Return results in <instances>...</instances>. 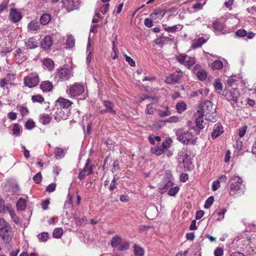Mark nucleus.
Masks as SVG:
<instances>
[{"label": "nucleus", "mask_w": 256, "mask_h": 256, "mask_svg": "<svg viewBox=\"0 0 256 256\" xmlns=\"http://www.w3.org/2000/svg\"><path fill=\"white\" fill-rule=\"evenodd\" d=\"M66 44L69 48H72L74 46V39L72 36H68Z\"/></svg>", "instance_id": "nucleus-41"}, {"label": "nucleus", "mask_w": 256, "mask_h": 256, "mask_svg": "<svg viewBox=\"0 0 256 256\" xmlns=\"http://www.w3.org/2000/svg\"><path fill=\"white\" fill-rule=\"evenodd\" d=\"M134 254L136 256H143L144 251L143 248L138 245L135 244L134 246Z\"/></svg>", "instance_id": "nucleus-27"}, {"label": "nucleus", "mask_w": 256, "mask_h": 256, "mask_svg": "<svg viewBox=\"0 0 256 256\" xmlns=\"http://www.w3.org/2000/svg\"><path fill=\"white\" fill-rule=\"evenodd\" d=\"M182 162L184 168L186 170L190 171L192 170L194 166L192 162L191 158L187 154H184V156Z\"/></svg>", "instance_id": "nucleus-15"}, {"label": "nucleus", "mask_w": 256, "mask_h": 256, "mask_svg": "<svg viewBox=\"0 0 256 256\" xmlns=\"http://www.w3.org/2000/svg\"><path fill=\"white\" fill-rule=\"evenodd\" d=\"M174 41V38L171 35L169 36H164L162 35L156 40V44L158 45H163L169 42H172Z\"/></svg>", "instance_id": "nucleus-14"}, {"label": "nucleus", "mask_w": 256, "mask_h": 256, "mask_svg": "<svg viewBox=\"0 0 256 256\" xmlns=\"http://www.w3.org/2000/svg\"><path fill=\"white\" fill-rule=\"evenodd\" d=\"M57 103L60 106L59 108H62L64 110H67L69 107H70L72 102L70 100L64 98H60L57 100Z\"/></svg>", "instance_id": "nucleus-17"}, {"label": "nucleus", "mask_w": 256, "mask_h": 256, "mask_svg": "<svg viewBox=\"0 0 256 256\" xmlns=\"http://www.w3.org/2000/svg\"><path fill=\"white\" fill-rule=\"evenodd\" d=\"M8 211L10 212V217L14 222L16 224H19L20 222V220L19 218L15 214L14 210H12V208H6Z\"/></svg>", "instance_id": "nucleus-31"}, {"label": "nucleus", "mask_w": 256, "mask_h": 256, "mask_svg": "<svg viewBox=\"0 0 256 256\" xmlns=\"http://www.w3.org/2000/svg\"><path fill=\"white\" fill-rule=\"evenodd\" d=\"M20 112L22 116L27 115L28 113V109L24 106H20Z\"/></svg>", "instance_id": "nucleus-59"}, {"label": "nucleus", "mask_w": 256, "mask_h": 256, "mask_svg": "<svg viewBox=\"0 0 256 256\" xmlns=\"http://www.w3.org/2000/svg\"><path fill=\"white\" fill-rule=\"evenodd\" d=\"M186 108V104L184 102H178L176 105V109L180 114L185 110Z\"/></svg>", "instance_id": "nucleus-36"}, {"label": "nucleus", "mask_w": 256, "mask_h": 256, "mask_svg": "<svg viewBox=\"0 0 256 256\" xmlns=\"http://www.w3.org/2000/svg\"><path fill=\"white\" fill-rule=\"evenodd\" d=\"M26 45L28 48L32 49L38 46V43L34 38H31L26 42Z\"/></svg>", "instance_id": "nucleus-25"}, {"label": "nucleus", "mask_w": 256, "mask_h": 256, "mask_svg": "<svg viewBox=\"0 0 256 256\" xmlns=\"http://www.w3.org/2000/svg\"><path fill=\"white\" fill-rule=\"evenodd\" d=\"M34 122L30 119L25 124V128L27 130H32L35 127Z\"/></svg>", "instance_id": "nucleus-43"}, {"label": "nucleus", "mask_w": 256, "mask_h": 256, "mask_svg": "<svg viewBox=\"0 0 256 256\" xmlns=\"http://www.w3.org/2000/svg\"><path fill=\"white\" fill-rule=\"evenodd\" d=\"M158 114L160 117H164L170 116V112L167 108L166 110H158Z\"/></svg>", "instance_id": "nucleus-54"}, {"label": "nucleus", "mask_w": 256, "mask_h": 256, "mask_svg": "<svg viewBox=\"0 0 256 256\" xmlns=\"http://www.w3.org/2000/svg\"><path fill=\"white\" fill-rule=\"evenodd\" d=\"M109 4H104L100 8V10L102 14H106L109 10Z\"/></svg>", "instance_id": "nucleus-49"}, {"label": "nucleus", "mask_w": 256, "mask_h": 256, "mask_svg": "<svg viewBox=\"0 0 256 256\" xmlns=\"http://www.w3.org/2000/svg\"><path fill=\"white\" fill-rule=\"evenodd\" d=\"M103 104L106 108L108 113L113 115L116 114V111L114 109V103L108 100H104L103 102Z\"/></svg>", "instance_id": "nucleus-21"}, {"label": "nucleus", "mask_w": 256, "mask_h": 256, "mask_svg": "<svg viewBox=\"0 0 256 256\" xmlns=\"http://www.w3.org/2000/svg\"><path fill=\"white\" fill-rule=\"evenodd\" d=\"M118 179V178H116V175L114 176L113 180L110 186V190L112 191L114 190L116 188V181Z\"/></svg>", "instance_id": "nucleus-55"}, {"label": "nucleus", "mask_w": 256, "mask_h": 256, "mask_svg": "<svg viewBox=\"0 0 256 256\" xmlns=\"http://www.w3.org/2000/svg\"><path fill=\"white\" fill-rule=\"evenodd\" d=\"M54 153L56 154V158H62L64 156V150L62 148L56 147L54 149Z\"/></svg>", "instance_id": "nucleus-33"}, {"label": "nucleus", "mask_w": 256, "mask_h": 256, "mask_svg": "<svg viewBox=\"0 0 256 256\" xmlns=\"http://www.w3.org/2000/svg\"><path fill=\"white\" fill-rule=\"evenodd\" d=\"M205 4L206 2H204L203 4L200 2L194 4L192 6V8L196 10H200L202 8V7Z\"/></svg>", "instance_id": "nucleus-52"}, {"label": "nucleus", "mask_w": 256, "mask_h": 256, "mask_svg": "<svg viewBox=\"0 0 256 256\" xmlns=\"http://www.w3.org/2000/svg\"><path fill=\"white\" fill-rule=\"evenodd\" d=\"M176 134L178 140L183 144H194L195 141L193 134L188 131L178 129L176 130Z\"/></svg>", "instance_id": "nucleus-4"}, {"label": "nucleus", "mask_w": 256, "mask_h": 256, "mask_svg": "<svg viewBox=\"0 0 256 256\" xmlns=\"http://www.w3.org/2000/svg\"><path fill=\"white\" fill-rule=\"evenodd\" d=\"M39 82L40 78L36 74H31L24 78V84L28 88H32L37 86Z\"/></svg>", "instance_id": "nucleus-6"}, {"label": "nucleus", "mask_w": 256, "mask_h": 256, "mask_svg": "<svg viewBox=\"0 0 256 256\" xmlns=\"http://www.w3.org/2000/svg\"><path fill=\"white\" fill-rule=\"evenodd\" d=\"M56 184L52 183L46 188V190L48 192H53L56 190Z\"/></svg>", "instance_id": "nucleus-58"}, {"label": "nucleus", "mask_w": 256, "mask_h": 256, "mask_svg": "<svg viewBox=\"0 0 256 256\" xmlns=\"http://www.w3.org/2000/svg\"><path fill=\"white\" fill-rule=\"evenodd\" d=\"M182 76V73L181 71H176L174 73L167 76L165 82L166 84H170L179 83Z\"/></svg>", "instance_id": "nucleus-9"}, {"label": "nucleus", "mask_w": 256, "mask_h": 256, "mask_svg": "<svg viewBox=\"0 0 256 256\" xmlns=\"http://www.w3.org/2000/svg\"><path fill=\"white\" fill-rule=\"evenodd\" d=\"M43 64L49 70H52L54 68V62L50 58H46L43 62Z\"/></svg>", "instance_id": "nucleus-30"}, {"label": "nucleus", "mask_w": 256, "mask_h": 256, "mask_svg": "<svg viewBox=\"0 0 256 256\" xmlns=\"http://www.w3.org/2000/svg\"><path fill=\"white\" fill-rule=\"evenodd\" d=\"M40 86L44 92H50L52 89V84L48 81L42 82Z\"/></svg>", "instance_id": "nucleus-23"}, {"label": "nucleus", "mask_w": 256, "mask_h": 256, "mask_svg": "<svg viewBox=\"0 0 256 256\" xmlns=\"http://www.w3.org/2000/svg\"><path fill=\"white\" fill-rule=\"evenodd\" d=\"M180 188L178 186L171 188L168 190V194L170 196H174L179 191Z\"/></svg>", "instance_id": "nucleus-48"}, {"label": "nucleus", "mask_w": 256, "mask_h": 256, "mask_svg": "<svg viewBox=\"0 0 256 256\" xmlns=\"http://www.w3.org/2000/svg\"><path fill=\"white\" fill-rule=\"evenodd\" d=\"M204 116H200L196 120V126L200 129L202 130L204 128L206 123L204 122L203 120Z\"/></svg>", "instance_id": "nucleus-26"}, {"label": "nucleus", "mask_w": 256, "mask_h": 256, "mask_svg": "<svg viewBox=\"0 0 256 256\" xmlns=\"http://www.w3.org/2000/svg\"><path fill=\"white\" fill-rule=\"evenodd\" d=\"M42 174L40 172H38L36 174L33 178L36 184H39L42 181Z\"/></svg>", "instance_id": "nucleus-56"}, {"label": "nucleus", "mask_w": 256, "mask_h": 256, "mask_svg": "<svg viewBox=\"0 0 256 256\" xmlns=\"http://www.w3.org/2000/svg\"><path fill=\"white\" fill-rule=\"evenodd\" d=\"M180 26V25H174L172 26L165 28L164 30L168 32H175L179 29Z\"/></svg>", "instance_id": "nucleus-42"}, {"label": "nucleus", "mask_w": 256, "mask_h": 256, "mask_svg": "<svg viewBox=\"0 0 256 256\" xmlns=\"http://www.w3.org/2000/svg\"><path fill=\"white\" fill-rule=\"evenodd\" d=\"M224 132L223 127L220 124H214L213 131L212 133V139H214L220 136Z\"/></svg>", "instance_id": "nucleus-16"}, {"label": "nucleus", "mask_w": 256, "mask_h": 256, "mask_svg": "<svg viewBox=\"0 0 256 256\" xmlns=\"http://www.w3.org/2000/svg\"><path fill=\"white\" fill-rule=\"evenodd\" d=\"M188 58V56L183 54H180L177 57V60L178 62L180 63L181 64H184L186 58Z\"/></svg>", "instance_id": "nucleus-46"}, {"label": "nucleus", "mask_w": 256, "mask_h": 256, "mask_svg": "<svg viewBox=\"0 0 256 256\" xmlns=\"http://www.w3.org/2000/svg\"><path fill=\"white\" fill-rule=\"evenodd\" d=\"M236 34L239 37H244L247 34V32L246 30L239 29L236 32Z\"/></svg>", "instance_id": "nucleus-57"}, {"label": "nucleus", "mask_w": 256, "mask_h": 256, "mask_svg": "<svg viewBox=\"0 0 256 256\" xmlns=\"http://www.w3.org/2000/svg\"><path fill=\"white\" fill-rule=\"evenodd\" d=\"M40 122L44 125L50 124L52 120L51 117L48 114H40Z\"/></svg>", "instance_id": "nucleus-24"}, {"label": "nucleus", "mask_w": 256, "mask_h": 256, "mask_svg": "<svg viewBox=\"0 0 256 256\" xmlns=\"http://www.w3.org/2000/svg\"><path fill=\"white\" fill-rule=\"evenodd\" d=\"M124 56L125 57L126 62H128L130 66H135L136 63L132 58L126 54H124Z\"/></svg>", "instance_id": "nucleus-53"}, {"label": "nucleus", "mask_w": 256, "mask_h": 256, "mask_svg": "<svg viewBox=\"0 0 256 256\" xmlns=\"http://www.w3.org/2000/svg\"><path fill=\"white\" fill-rule=\"evenodd\" d=\"M84 90V86L78 82H75L70 86V88L67 90V92L71 97H76L82 94Z\"/></svg>", "instance_id": "nucleus-5"}, {"label": "nucleus", "mask_w": 256, "mask_h": 256, "mask_svg": "<svg viewBox=\"0 0 256 256\" xmlns=\"http://www.w3.org/2000/svg\"><path fill=\"white\" fill-rule=\"evenodd\" d=\"M89 162L90 160H87L84 167L82 169L80 170V171L78 174V178L80 180H84L86 176H88L92 174L93 171L92 166L90 165Z\"/></svg>", "instance_id": "nucleus-10"}, {"label": "nucleus", "mask_w": 256, "mask_h": 256, "mask_svg": "<svg viewBox=\"0 0 256 256\" xmlns=\"http://www.w3.org/2000/svg\"><path fill=\"white\" fill-rule=\"evenodd\" d=\"M215 256H222L223 254V250L222 248H217L214 252Z\"/></svg>", "instance_id": "nucleus-64"}, {"label": "nucleus", "mask_w": 256, "mask_h": 256, "mask_svg": "<svg viewBox=\"0 0 256 256\" xmlns=\"http://www.w3.org/2000/svg\"><path fill=\"white\" fill-rule=\"evenodd\" d=\"M200 110H198V112L200 114V115L205 116L212 114L214 110L212 102L208 100L205 101L201 104Z\"/></svg>", "instance_id": "nucleus-7"}, {"label": "nucleus", "mask_w": 256, "mask_h": 256, "mask_svg": "<svg viewBox=\"0 0 256 256\" xmlns=\"http://www.w3.org/2000/svg\"><path fill=\"white\" fill-rule=\"evenodd\" d=\"M165 12L162 10L157 9L150 15V16L152 19L156 20L162 18Z\"/></svg>", "instance_id": "nucleus-22"}, {"label": "nucleus", "mask_w": 256, "mask_h": 256, "mask_svg": "<svg viewBox=\"0 0 256 256\" xmlns=\"http://www.w3.org/2000/svg\"><path fill=\"white\" fill-rule=\"evenodd\" d=\"M118 248V250L120 251L126 250L129 248V244L128 242H125L124 244H120Z\"/></svg>", "instance_id": "nucleus-51"}, {"label": "nucleus", "mask_w": 256, "mask_h": 256, "mask_svg": "<svg viewBox=\"0 0 256 256\" xmlns=\"http://www.w3.org/2000/svg\"><path fill=\"white\" fill-rule=\"evenodd\" d=\"M146 214L149 219H153L157 215V209L154 206H151L147 208Z\"/></svg>", "instance_id": "nucleus-18"}, {"label": "nucleus", "mask_w": 256, "mask_h": 256, "mask_svg": "<svg viewBox=\"0 0 256 256\" xmlns=\"http://www.w3.org/2000/svg\"><path fill=\"white\" fill-rule=\"evenodd\" d=\"M53 44V39L52 36L48 35L42 40L41 42L42 46L44 49L50 48Z\"/></svg>", "instance_id": "nucleus-19"}, {"label": "nucleus", "mask_w": 256, "mask_h": 256, "mask_svg": "<svg viewBox=\"0 0 256 256\" xmlns=\"http://www.w3.org/2000/svg\"><path fill=\"white\" fill-rule=\"evenodd\" d=\"M154 109L152 107L150 106V104L147 105L146 110V114H154Z\"/></svg>", "instance_id": "nucleus-63"}, {"label": "nucleus", "mask_w": 256, "mask_h": 256, "mask_svg": "<svg viewBox=\"0 0 256 256\" xmlns=\"http://www.w3.org/2000/svg\"><path fill=\"white\" fill-rule=\"evenodd\" d=\"M44 100V98L40 94L34 95L32 96V100L33 102L42 103Z\"/></svg>", "instance_id": "nucleus-40"}, {"label": "nucleus", "mask_w": 256, "mask_h": 256, "mask_svg": "<svg viewBox=\"0 0 256 256\" xmlns=\"http://www.w3.org/2000/svg\"><path fill=\"white\" fill-rule=\"evenodd\" d=\"M122 242L121 238L118 236H116L112 238L111 245L113 248L118 247Z\"/></svg>", "instance_id": "nucleus-32"}, {"label": "nucleus", "mask_w": 256, "mask_h": 256, "mask_svg": "<svg viewBox=\"0 0 256 256\" xmlns=\"http://www.w3.org/2000/svg\"><path fill=\"white\" fill-rule=\"evenodd\" d=\"M212 66L214 70H220L223 68L224 64L222 61L216 60L212 63Z\"/></svg>", "instance_id": "nucleus-34"}, {"label": "nucleus", "mask_w": 256, "mask_h": 256, "mask_svg": "<svg viewBox=\"0 0 256 256\" xmlns=\"http://www.w3.org/2000/svg\"><path fill=\"white\" fill-rule=\"evenodd\" d=\"M234 0H228L225 2L224 4L225 6L228 8L230 10H232V6L234 4Z\"/></svg>", "instance_id": "nucleus-62"}, {"label": "nucleus", "mask_w": 256, "mask_h": 256, "mask_svg": "<svg viewBox=\"0 0 256 256\" xmlns=\"http://www.w3.org/2000/svg\"><path fill=\"white\" fill-rule=\"evenodd\" d=\"M63 234V230L62 228H56L54 230L52 236L54 238H60Z\"/></svg>", "instance_id": "nucleus-37"}, {"label": "nucleus", "mask_w": 256, "mask_h": 256, "mask_svg": "<svg viewBox=\"0 0 256 256\" xmlns=\"http://www.w3.org/2000/svg\"><path fill=\"white\" fill-rule=\"evenodd\" d=\"M222 94L225 96L226 100L231 103H236L240 96V93L237 88H232L229 92L226 94H224V92H222Z\"/></svg>", "instance_id": "nucleus-8"}, {"label": "nucleus", "mask_w": 256, "mask_h": 256, "mask_svg": "<svg viewBox=\"0 0 256 256\" xmlns=\"http://www.w3.org/2000/svg\"><path fill=\"white\" fill-rule=\"evenodd\" d=\"M220 187V183L219 180H216L212 182V190L213 191L216 190Z\"/></svg>", "instance_id": "nucleus-61"}, {"label": "nucleus", "mask_w": 256, "mask_h": 256, "mask_svg": "<svg viewBox=\"0 0 256 256\" xmlns=\"http://www.w3.org/2000/svg\"><path fill=\"white\" fill-rule=\"evenodd\" d=\"M214 201V198L213 196L209 197L206 201L204 204V208H208L212 205Z\"/></svg>", "instance_id": "nucleus-44"}, {"label": "nucleus", "mask_w": 256, "mask_h": 256, "mask_svg": "<svg viewBox=\"0 0 256 256\" xmlns=\"http://www.w3.org/2000/svg\"><path fill=\"white\" fill-rule=\"evenodd\" d=\"M48 234L46 232H42L38 234V238L40 241L45 242L47 241L48 238Z\"/></svg>", "instance_id": "nucleus-39"}, {"label": "nucleus", "mask_w": 256, "mask_h": 256, "mask_svg": "<svg viewBox=\"0 0 256 256\" xmlns=\"http://www.w3.org/2000/svg\"><path fill=\"white\" fill-rule=\"evenodd\" d=\"M54 116V119L57 122L66 120L68 117V110L58 108Z\"/></svg>", "instance_id": "nucleus-12"}, {"label": "nucleus", "mask_w": 256, "mask_h": 256, "mask_svg": "<svg viewBox=\"0 0 256 256\" xmlns=\"http://www.w3.org/2000/svg\"><path fill=\"white\" fill-rule=\"evenodd\" d=\"M22 14L20 12L15 8H11L10 10L9 18L13 23L18 22L22 18Z\"/></svg>", "instance_id": "nucleus-11"}, {"label": "nucleus", "mask_w": 256, "mask_h": 256, "mask_svg": "<svg viewBox=\"0 0 256 256\" xmlns=\"http://www.w3.org/2000/svg\"><path fill=\"white\" fill-rule=\"evenodd\" d=\"M28 30L32 32H37L40 28L38 24L34 21H32L28 24Z\"/></svg>", "instance_id": "nucleus-29"}, {"label": "nucleus", "mask_w": 256, "mask_h": 256, "mask_svg": "<svg viewBox=\"0 0 256 256\" xmlns=\"http://www.w3.org/2000/svg\"><path fill=\"white\" fill-rule=\"evenodd\" d=\"M197 76L198 80H204L206 78L207 76V74L206 71H198L197 73Z\"/></svg>", "instance_id": "nucleus-45"}, {"label": "nucleus", "mask_w": 256, "mask_h": 256, "mask_svg": "<svg viewBox=\"0 0 256 256\" xmlns=\"http://www.w3.org/2000/svg\"><path fill=\"white\" fill-rule=\"evenodd\" d=\"M51 20V16L50 14H45L42 15L40 18V22L43 25L47 24Z\"/></svg>", "instance_id": "nucleus-28"}, {"label": "nucleus", "mask_w": 256, "mask_h": 256, "mask_svg": "<svg viewBox=\"0 0 256 256\" xmlns=\"http://www.w3.org/2000/svg\"><path fill=\"white\" fill-rule=\"evenodd\" d=\"M208 92H209V90L206 88H204V89L202 88V89L198 90V95L201 94V95H202V97L206 96H207L208 94Z\"/></svg>", "instance_id": "nucleus-60"}, {"label": "nucleus", "mask_w": 256, "mask_h": 256, "mask_svg": "<svg viewBox=\"0 0 256 256\" xmlns=\"http://www.w3.org/2000/svg\"><path fill=\"white\" fill-rule=\"evenodd\" d=\"M230 194H237L244 187L242 178L237 175H234L230 178Z\"/></svg>", "instance_id": "nucleus-3"}, {"label": "nucleus", "mask_w": 256, "mask_h": 256, "mask_svg": "<svg viewBox=\"0 0 256 256\" xmlns=\"http://www.w3.org/2000/svg\"><path fill=\"white\" fill-rule=\"evenodd\" d=\"M213 28L217 32H220L224 28L222 24L218 22H214L213 24Z\"/></svg>", "instance_id": "nucleus-50"}, {"label": "nucleus", "mask_w": 256, "mask_h": 256, "mask_svg": "<svg viewBox=\"0 0 256 256\" xmlns=\"http://www.w3.org/2000/svg\"><path fill=\"white\" fill-rule=\"evenodd\" d=\"M17 208L18 210H22L26 207V200L22 198H20L16 204Z\"/></svg>", "instance_id": "nucleus-35"}, {"label": "nucleus", "mask_w": 256, "mask_h": 256, "mask_svg": "<svg viewBox=\"0 0 256 256\" xmlns=\"http://www.w3.org/2000/svg\"><path fill=\"white\" fill-rule=\"evenodd\" d=\"M215 90L218 93H220L222 90V84L220 82V80H216L214 84Z\"/></svg>", "instance_id": "nucleus-38"}, {"label": "nucleus", "mask_w": 256, "mask_h": 256, "mask_svg": "<svg viewBox=\"0 0 256 256\" xmlns=\"http://www.w3.org/2000/svg\"><path fill=\"white\" fill-rule=\"evenodd\" d=\"M73 76L72 68L71 66L60 67L55 72L54 80L56 82L68 80Z\"/></svg>", "instance_id": "nucleus-2"}, {"label": "nucleus", "mask_w": 256, "mask_h": 256, "mask_svg": "<svg viewBox=\"0 0 256 256\" xmlns=\"http://www.w3.org/2000/svg\"><path fill=\"white\" fill-rule=\"evenodd\" d=\"M168 148L167 142H163L162 144L160 147H155L152 149V152L157 156L160 155L164 152L165 149Z\"/></svg>", "instance_id": "nucleus-20"}, {"label": "nucleus", "mask_w": 256, "mask_h": 256, "mask_svg": "<svg viewBox=\"0 0 256 256\" xmlns=\"http://www.w3.org/2000/svg\"><path fill=\"white\" fill-rule=\"evenodd\" d=\"M14 236L10 225L4 218H0V238L5 244H10Z\"/></svg>", "instance_id": "nucleus-1"}, {"label": "nucleus", "mask_w": 256, "mask_h": 256, "mask_svg": "<svg viewBox=\"0 0 256 256\" xmlns=\"http://www.w3.org/2000/svg\"><path fill=\"white\" fill-rule=\"evenodd\" d=\"M62 2L64 8L68 12L78 8L74 0H62Z\"/></svg>", "instance_id": "nucleus-13"}, {"label": "nucleus", "mask_w": 256, "mask_h": 256, "mask_svg": "<svg viewBox=\"0 0 256 256\" xmlns=\"http://www.w3.org/2000/svg\"><path fill=\"white\" fill-rule=\"evenodd\" d=\"M194 58L188 57L184 65L189 68L192 66L194 64Z\"/></svg>", "instance_id": "nucleus-47"}]
</instances>
